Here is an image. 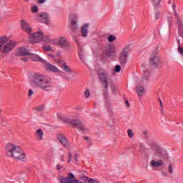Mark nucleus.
<instances>
[{"mask_svg": "<svg viewBox=\"0 0 183 183\" xmlns=\"http://www.w3.org/2000/svg\"><path fill=\"white\" fill-rule=\"evenodd\" d=\"M49 44H51V45H58V41H56V39H52L50 40Z\"/></svg>", "mask_w": 183, "mask_h": 183, "instance_id": "nucleus-35", "label": "nucleus"}, {"mask_svg": "<svg viewBox=\"0 0 183 183\" xmlns=\"http://www.w3.org/2000/svg\"><path fill=\"white\" fill-rule=\"evenodd\" d=\"M159 102H160V105H161V107H162H162H163V105H162V101L159 100Z\"/></svg>", "mask_w": 183, "mask_h": 183, "instance_id": "nucleus-56", "label": "nucleus"}, {"mask_svg": "<svg viewBox=\"0 0 183 183\" xmlns=\"http://www.w3.org/2000/svg\"><path fill=\"white\" fill-rule=\"evenodd\" d=\"M126 104L127 105V107H129V102L127 100L126 101Z\"/></svg>", "mask_w": 183, "mask_h": 183, "instance_id": "nucleus-54", "label": "nucleus"}, {"mask_svg": "<svg viewBox=\"0 0 183 183\" xmlns=\"http://www.w3.org/2000/svg\"><path fill=\"white\" fill-rule=\"evenodd\" d=\"M44 105L39 106L38 107H36L34 109L36 111H44Z\"/></svg>", "mask_w": 183, "mask_h": 183, "instance_id": "nucleus-36", "label": "nucleus"}, {"mask_svg": "<svg viewBox=\"0 0 183 183\" xmlns=\"http://www.w3.org/2000/svg\"><path fill=\"white\" fill-rule=\"evenodd\" d=\"M58 179L60 183H81L79 180L75 179V175L72 173H69L66 177L60 176Z\"/></svg>", "mask_w": 183, "mask_h": 183, "instance_id": "nucleus-6", "label": "nucleus"}, {"mask_svg": "<svg viewBox=\"0 0 183 183\" xmlns=\"http://www.w3.org/2000/svg\"><path fill=\"white\" fill-rule=\"evenodd\" d=\"M43 50L45 51L46 52H49L54 51L52 49V46L47 45V46H43Z\"/></svg>", "mask_w": 183, "mask_h": 183, "instance_id": "nucleus-29", "label": "nucleus"}, {"mask_svg": "<svg viewBox=\"0 0 183 183\" xmlns=\"http://www.w3.org/2000/svg\"><path fill=\"white\" fill-rule=\"evenodd\" d=\"M176 24L179 26V34L180 36L183 39V22L182 20H176Z\"/></svg>", "mask_w": 183, "mask_h": 183, "instance_id": "nucleus-19", "label": "nucleus"}, {"mask_svg": "<svg viewBox=\"0 0 183 183\" xmlns=\"http://www.w3.org/2000/svg\"><path fill=\"white\" fill-rule=\"evenodd\" d=\"M177 44H178V45H179V47H178V52H179V54H180L181 55H182V54H183V49H182V47H181V44H180V43H179V39H177Z\"/></svg>", "mask_w": 183, "mask_h": 183, "instance_id": "nucleus-31", "label": "nucleus"}, {"mask_svg": "<svg viewBox=\"0 0 183 183\" xmlns=\"http://www.w3.org/2000/svg\"><path fill=\"white\" fill-rule=\"evenodd\" d=\"M174 3H175V1H174V0H169V1H168V4H172V5L173 4H174Z\"/></svg>", "mask_w": 183, "mask_h": 183, "instance_id": "nucleus-47", "label": "nucleus"}, {"mask_svg": "<svg viewBox=\"0 0 183 183\" xmlns=\"http://www.w3.org/2000/svg\"><path fill=\"white\" fill-rule=\"evenodd\" d=\"M27 55H31V52L29 49L26 48H20L17 53V56H26Z\"/></svg>", "mask_w": 183, "mask_h": 183, "instance_id": "nucleus-15", "label": "nucleus"}, {"mask_svg": "<svg viewBox=\"0 0 183 183\" xmlns=\"http://www.w3.org/2000/svg\"><path fill=\"white\" fill-rule=\"evenodd\" d=\"M2 114V110L0 109V115Z\"/></svg>", "mask_w": 183, "mask_h": 183, "instance_id": "nucleus-60", "label": "nucleus"}, {"mask_svg": "<svg viewBox=\"0 0 183 183\" xmlns=\"http://www.w3.org/2000/svg\"><path fill=\"white\" fill-rule=\"evenodd\" d=\"M63 167H64V166H61V165H59V164H57V165H56V169H57V171H61V168H63Z\"/></svg>", "mask_w": 183, "mask_h": 183, "instance_id": "nucleus-44", "label": "nucleus"}, {"mask_svg": "<svg viewBox=\"0 0 183 183\" xmlns=\"http://www.w3.org/2000/svg\"><path fill=\"white\" fill-rule=\"evenodd\" d=\"M21 182H22V183H25V180H22Z\"/></svg>", "mask_w": 183, "mask_h": 183, "instance_id": "nucleus-61", "label": "nucleus"}, {"mask_svg": "<svg viewBox=\"0 0 183 183\" xmlns=\"http://www.w3.org/2000/svg\"><path fill=\"white\" fill-rule=\"evenodd\" d=\"M64 122H66V124H69L73 127H76V128H78V129H79V131L81 132H85V126H84V124H82V122H81L79 120L66 118L64 119Z\"/></svg>", "mask_w": 183, "mask_h": 183, "instance_id": "nucleus-5", "label": "nucleus"}, {"mask_svg": "<svg viewBox=\"0 0 183 183\" xmlns=\"http://www.w3.org/2000/svg\"><path fill=\"white\" fill-rule=\"evenodd\" d=\"M127 134L130 138H134V132H132V130L128 129Z\"/></svg>", "mask_w": 183, "mask_h": 183, "instance_id": "nucleus-33", "label": "nucleus"}, {"mask_svg": "<svg viewBox=\"0 0 183 183\" xmlns=\"http://www.w3.org/2000/svg\"><path fill=\"white\" fill-rule=\"evenodd\" d=\"M146 75L148 74V71H145Z\"/></svg>", "mask_w": 183, "mask_h": 183, "instance_id": "nucleus-62", "label": "nucleus"}, {"mask_svg": "<svg viewBox=\"0 0 183 183\" xmlns=\"http://www.w3.org/2000/svg\"><path fill=\"white\" fill-rule=\"evenodd\" d=\"M52 39L51 38V36H44L43 34V39L42 41H44V42H46V44H49L51 42V40Z\"/></svg>", "mask_w": 183, "mask_h": 183, "instance_id": "nucleus-28", "label": "nucleus"}, {"mask_svg": "<svg viewBox=\"0 0 183 183\" xmlns=\"http://www.w3.org/2000/svg\"><path fill=\"white\" fill-rule=\"evenodd\" d=\"M163 175H164V177H167V173L162 172Z\"/></svg>", "mask_w": 183, "mask_h": 183, "instance_id": "nucleus-58", "label": "nucleus"}, {"mask_svg": "<svg viewBox=\"0 0 183 183\" xmlns=\"http://www.w3.org/2000/svg\"><path fill=\"white\" fill-rule=\"evenodd\" d=\"M32 84L41 91L48 92L52 89V80L42 74L34 75Z\"/></svg>", "mask_w": 183, "mask_h": 183, "instance_id": "nucleus-1", "label": "nucleus"}, {"mask_svg": "<svg viewBox=\"0 0 183 183\" xmlns=\"http://www.w3.org/2000/svg\"><path fill=\"white\" fill-rule=\"evenodd\" d=\"M20 24H21V29L23 31H25L29 34H31V32L32 31V28H31V26H29V24H28L26 21L21 19L20 21Z\"/></svg>", "mask_w": 183, "mask_h": 183, "instance_id": "nucleus-11", "label": "nucleus"}, {"mask_svg": "<svg viewBox=\"0 0 183 183\" xmlns=\"http://www.w3.org/2000/svg\"><path fill=\"white\" fill-rule=\"evenodd\" d=\"M136 91L139 97H144L145 95V88L142 86H138L136 87Z\"/></svg>", "mask_w": 183, "mask_h": 183, "instance_id": "nucleus-22", "label": "nucleus"}, {"mask_svg": "<svg viewBox=\"0 0 183 183\" xmlns=\"http://www.w3.org/2000/svg\"><path fill=\"white\" fill-rule=\"evenodd\" d=\"M108 41L109 42H114L115 41V39H117V36L111 34L108 36Z\"/></svg>", "mask_w": 183, "mask_h": 183, "instance_id": "nucleus-30", "label": "nucleus"}, {"mask_svg": "<svg viewBox=\"0 0 183 183\" xmlns=\"http://www.w3.org/2000/svg\"><path fill=\"white\" fill-rule=\"evenodd\" d=\"M88 26H89V24H85L81 27V36L84 38H86V36H88Z\"/></svg>", "mask_w": 183, "mask_h": 183, "instance_id": "nucleus-20", "label": "nucleus"}, {"mask_svg": "<svg viewBox=\"0 0 183 183\" xmlns=\"http://www.w3.org/2000/svg\"><path fill=\"white\" fill-rule=\"evenodd\" d=\"M139 149H140V152L142 153L145 152V146H144L142 144H140Z\"/></svg>", "mask_w": 183, "mask_h": 183, "instance_id": "nucleus-34", "label": "nucleus"}, {"mask_svg": "<svg viewBox=\"0 0 183 183\" xmlns=\"http://www.w3.org/2000/svg\"><path fill=\"white\" fill-rule=\"evenodd\" d=\"M46 0H38V4H44Z\"/></svg>", "mask_w": 183, "mask_h": 183, "instance_id": "nucleus-49", "label": "nucleus"}, {"mask_svg": "<svg viewBox=\"0 0 183 183\" xmlns=\"http://www.w3.org/2000/svg\"><path fill=\"white\" fill-rule=\"evenodd\" d=\"M169 172L170 174H172V172H173L172 165H171V164L169 166Z\"/></svg>", "mask_w": 183, "mask_h": 183, "instance_id": "nucleus-45", "label": "nucleus"}, {"mask_svg": "<svg viewBox=\"0 0 183 183\" xmlns=\"http://www.w3.org/2000/svg\"><path fill=\"white\" fill-rule=\"evenodd\" d=\"M150 164H151L152 167H154V168H158L159 167H162L164 164V161H162V160H158V161L152 160L150 162Z\"/></svg>", "mask_w": 183, "mask_h": 183, "instance_id": "nucleus-21", "label": "nucleus"}, {"mask_svg": "<svg viewBox=\"0 0 183 183\" xmlns=\"http://www.w3.org/2000/svg\"><path fill=\"white\" fill-rule=\"evenodd\" d=\"M115 91H117L115 87H112V92H115Z\"/></svg>", "mask_w": 183, "mask_h": 183, "instance_id": "nucleus-53", "label": "nucleus"}, {"mask_svg": "<svg viewBox=\"0 0 183 183\" xmlns=\"http://www.w3.org/2000/svg\"><path fill=\"white\" fill-rule=\"evenodd\" d=\"M157 152H159V154H161V150H157Z\"/></svg>", "mask_w": 183, "mask_h": 183, "instance_id": "nucleus-59", "label": "nucleus"}, {"mask_svg": "<svg viewBox=\"0 0 183 183\" xmlns=\"http://www.w3.org/2000/svg\"><path fill=\"white\" fill-rule=\"evenodd\" d=\"M61 66L63 67L64 71H65V72H68L69 74H71V72H72V69L69 68V66L66 64V63L63 62L61 64Z\"/></svg>", "mask_w": 183, "mask_h": 183, "instance_id": "nucleus-24", "label": "nucleus"}, {"mask_svg": "<svg viewBox=\"0 0 183 183\" xmlns=\"http://www.w3.org/2000/svg\"><path fill=\"white\" fill-rule=\"evenodd\" d=\"M81 179L84 182V183H86V182H89V178L86 176H81Z\"/></svg>", "mask_w": 183, "mask_h": 183, "instance_id": "nucleus-32", "label": "nucleus"}, {"mask_svg": "<svg viewBox=\"0 0 183 183\" xmlns=\"http://www.w3.org/2000/svg\"><path fill=\"white\" fill-rule=\"evenodd\" d=\"M38 21L39 22H44V24H49V16H48V14L46 13H41L37 16Z\"/></svg>", "mask_w": 183, "mask_h": 183, "instance_id": "nucleus-13", "label": "nucleus"}, {"mask_svg": "<svg viewBox=\"0 0 183 183\" xmlns=\"http://www.w3.org/2000/svg\"><path fill=\"white\" fill-rule=\"evenodd\" d=\"M29 42L31 44H38L42 41L43 39V33L36 32L32 34H29Z\"/></svg>", "mask_w": 183, "mask_h": 183, "instance_id": "nucleus-7", "label": "nucleus"}, {"mask_svg": "<svg viewBox=\"0 0 183 183\" xmlns=\"http://www.w3.org/2000/svg\"><path fill=\"white\" fill-rule=\"evenodd\" d=\"M44 64L46 69H47L48 71H50L51 72H59V69H57L56 66L51 64V63L46 62V60Z\"/></svg>", "mask_w": 183, "mask_h": 183, "instance_id": "nucleus-14", "label": "nucleus"}, {"mask_svg": "<svg viewBox=\"0 0 183 183\" xmlns=\"http://www.w3.org/2000/svg\"><path fill=\"white\" fill-rule=\"evenodd\" d=\"M108 94V91H107V90H106V94Z\"/></svg>", "mask_w": 183, "mask_h": 183, "instance_id": "nucleus-63", "label": "nucleus"}, {"mask_svg": "<svg viewBox=\"0 0 183 183\" xmlns=\"http://www.w3.org/2000/svg\"><path fill=\"white\" fill-rule=\"evenodd\" d=\"M129 52V46H126L120 54V64L125 65L128 58V53Z\"/></svg>", "mask_w": 183, "mask_h": 183, "instance_id": "nucleus-8", "label": "nucleus"}, {"mask_svg": "<svg viewBox=\"0 0 183 183\" xmlns=\"http://www.w3.org/2000/svg\"><path fill=\"white\" fill-rule=\"evenodd\" d=\"M89 95H90V94H89V90H86V91L84 92V97H85L86 98H89Z\"/></svg>", "mask_w": 183, "mask_h": 183, "instance_id": "nucleus-41", "label": "nucleus"}, {"mask_svg": "<svg viewBox=\"0 0 183 183\" xmlns=\"http://www.w3.org/2000/svg\"><path fill=\"white\" fill-rule=\"evenodd\" d=\"M79 56L81 61V62H85V54H84V51H82L81 50H80L79 51Z\"/></svg>", "mask_w": 183, "mask_h": 183, "instance_id": "nucleus-27", "label": "nucleus"}, {"mask_svg": "<svg viewBox=\"0 0 183 183\" xmlns=\"http://www.w3.org/2000/svg\"><path fill=\"white\" fill-rule=\"evenodd\" d=\"M163 158H164L165 159H168V154H165L163 156Z\"/></svg>", "mask_w": 183, "mask_h": 183, "instance_id": "nucleus-52", "label": "nucleus"}, {"mask_svg": "<svg viewBox=\"0 0 183 183\" xmlns=\"http://www.w3.org/2000/svg\"><path fill=\"white\" fill-rule=\"evenodd\" d=\"M88 182L89 183H99V182H98V180H97L95 179H89Z\"/></svg>", "mask_w": 183, "mask_h": 183, "instance_id": "nucleus-39", "label": "nucleus"}, {"mask_svg": "<svg viewBox=\"0 0 183 183\" xmlns=\"http://www.w3.org/2000/svg\"><path fill=\"white\" fill-rule=\"evenodd\" d=\"M58 141L65 148H68L71 145V142L68 141V139L65 137V135L61 134L57 137Z\"/></svg>", "mask_w": 183, "mask_h": 183, "instance_id": "nucleus-12", "label": "nucleus"}, {"mask_svg": "<svg viewBox=\"0 0 183 183\" xmlns=\"http://www.w3.org/2000/svg\"><path fill=\"white\" fill-rule=\"evenodd\" d=\"M60 160H61V162H64L65 160L64 159V154H62V155L61 156Z\"/></svg>", "mask_w": 183, "mask_h": 183, "instance_id": "nucleus-48", "label": "nucleus"}, {"mask_svg": "<svg viewBox=\"0 0 183 183\" xmlns=\"http://www.w3.org/2000/svg\"><path fill=\"white\" fill-rule=\"evenodd\" d=\"M30 58L31 61H34V62H42V64H44L45 60L41 58L38 54H30Z\"/></svg>", "mask_w": 183, "mask_h": 183, "instance_id": "nucleus-18", "label": "nucleus"}, {"mask_svg": "<svg viewBox=\"0 0 183 183\" xmlns=\"http://www.w3.org/2000/svg\"><path fill=\"white\" fill-rule=\"evenodd\" d=\"M69 159L67 160V162L69 164V162H71L72 161V154L69 153L68 154Z\"/></svg>", "mask_w": 183, "mask_h": 183, "instance_id": "nucleus-40", "label": "nucleus"}, {"mask_svg": "<svg viewBox=\"0 0 183 183\" xmlns=\"http://www.w3.org/2000/svg\"><path fill=\"white\" fill-rule=\"evenodd\" d=\"M106 54L107 55H108V56H112V55L115 54V50L111 48H109L108 49L106 50Z\"/></svg>", "mask_w": 183, "mask_h": 183, "instance_id": "nucleus-26", "label": "nucleus"}, {"mask_svg": "<svg viewBox=\"0 0 183 183\" xmlns=\"http://www.w3.org/2000/svg\"><path fill=\"white\" fill-rule=\"evenodd\" d=\"M97 76L99 78V79H100V82L103 86V88H104V89H108V73L107 72V71H105L104 69H100L98 71L97 73Z\"/></svg>", "mask_w": 183, "mask_h": 183, "instance_id": "nucleus-4", "label": "nucleus"}, {"mask_svg": "<svg viewBox=\"0 0 183 183\" xmlns=\"http://www.w3.org/2000/svg\"><path fill=\"white\" fill-rule=\"evenodd\" d=\"M76 19L77 17L76 16H74V18H71L70 20L71 22V26H70V29L71 31H76L78 26L76 25Z\"/></svg>", "mask_w": 183, "mask_h": 183, "instance_id": "nucleus-17", "label": "nucleus"}, {"mask_svg": "<svg viewBox=\"0 0 183 183\" xmlns=\"http://www.w3.org/2000/svg\"><path fill=\"white\" fill-rule=\"evenodd\" d=\"M159 16H160L159 13H156V18H157V19H158V18H159Z\"/></svg>", "mask_w": 183, "mask_h": 183, "instance_id": "nucleus-51", "label": "nucleus"}, {"mask_svg": "<svg viewBox=\"0 0 183 183\" xmlns=\"http://www.w3.org/2000/svg\"><path fill=\"white\" fill-rule=\"evenodd\" d=\"M168 22H169V26H171V25H172V22H173L172 17L168 18Z\"/></svg>", "mask_w": 183, "mask_h": 183, "instance_id": "nucleus-43", "label": "nucleus"}, {"mask_svg": "<svg viewBox=\"0 0 183 183\" xmlns=\"http://www.w3.org/2000/svg\"><path fill=\"white\" fill-rule=\"evenodd\" d=\"M172 8L173 9L176 21L181 19H179V15H178V13H177V4H175V3L172 4Z\"/></svg>", "mask_w": 183, "mask_h": 183, "instance_id": "nucleus-23", "label": "nucleus"}, {"mask_svg": "<svg viewBox=\"0 0 183 183\" xmlns=\"http://www.w3.org/2000/svg\"><path fill=\"white\" fill-rule=\"evenodd\" d=\"M48 56H51V58H54V55L53 54H48Z\"/></svg>", "mask_w": 183, "mask_h": 183, "instance_id": "nucleus-55", "label": "nucleus"}, {"mask_svg": "<svg viewBox=\"0 0 183 183\" xmlns=\"http://www.w3.org/2000/svg\"><path fill=\"white\" fill-rule=\"evenodd\" d=\"M58 45H59V46H61V48H64V49H69V48H71V44H69L68 39L64 36L59 38Z\"/></svg>", "mask_w": 183, "mask_h": 183, "instance_id": "nucleus-10", "label": "nucleus"}, {"mask_svg": "<svg viewBox=\"0 0 183 183\" xmlns=\"http://www.w3.org/2000/svg\"><path fill=\"white\" fill-rule=\"evenodd\" d=\"M21 61H23V62H28V58L27 57H23V58H21Z\"/></svg>", "mask_w": 183, "mask_h": 183, "instance_id": "nucleus-46", "label": "nucleus"}, {"mask_svg": "<svg viewBox=\"0 0 183 183\" xmlns=\"http://www.w3.org/2000/svg\"><path fill=\"white\" fill-rule=\"evenodd\" d=\"M34 136L37 141H42V139H44V131H42L41 129H39L34 133Z\"/></svg>", "mask_w": 183, "mask_h": 183, "instance_id": "nucleus-16", "label": "nucleus"}, {"mask_svg": "<svg viewBox=\"0 0 183 183\" xmlns=\"http://www.w3.org/2000/svg\"><path fill=\"white\" fill-rule=\"evenodd\" d=\"M152 2L154 8H159L161 6V0H152Z\"/></svg>", "mask_w": 183, "mask_h": 183, "instance_id": "nucleus-25", "label": "nucleus"}, {"mask_svg": "<svg viewBox=\"0 0 183 183\" xmlns=\"http://www.w3.org/2000/svg\"><path fill=\"white\" fill-rule=\"evenodd\" d=\"M115 72H121V66L117 65L114 69Z\"/></svg>", "mask_w": 183, "mask_h": 183, "instance_id": "nucleus-37", "label": "nucleus"}, {"mask_svg": "<svg viewBox=\"0 0 183 183\" xmlns=\"http://www.w3.org/2000/svg\"><path fill=\"white\" fill-rule=\"evenodd\" d=\"M149 60L150 65H154V66H159V64H161V61L159 60V57H158V53L157 51H154L151 54Z\"/></svg>", "mask_w": 183, "mask_h": 183, "instance_id": "nucleus-9", "label": "nucleus"}, {"mask_svg": "<svg viewBox=\"0 0 183 183\" xmlns=\"http://www.w3.org/2000/svg\"><path fill=\"white\" fill-rule=\"evenodd\" d=\"M84 139H85L86 141H88V139H89V138L88 137H84Z\"/></svg>", "mask_w": 183, "mask_h": 183, "instance_id": "nucleus-57", "label": "nucleus"}, {"mask_svg": "<svg viewBox=\"0 0 183 183\" xmlns=\"http://www.w3.org/2000/svg\"><path fill=\"white\" fill-rule=\"evenodd\" d=\"M74 161L76 162L78 161V154L74 155Z\"/></svg>", "mask_w": 183, "mask_h": 183, "instance_id": "nucleus-50", "label": "nucleus"}, {"mask_svg": "<svg viewBox=\"0 0 183 183\" xmlns=\"http://www.w3.org/2000/svg\"><path fill=\"white\" fill-rule=\"evenodd\" d=\"M31 11L32 12H34V14L38 12V6H34L32 8H31Z\"/></svg>", "mask_w": 183, "mask_h": 183, "instance_id": "nucleus-38", "label": "nucleus"}, {"mask_svg": "<svg viewBox=\"0 0 183 183\" xmlns=\"http://www.w3.org/2000/svg\"><path fill=\"white\" fill-rule=\"evenodd\" d=\"M16 46V41L10 40L8 36H2L0 37V52L2 54H9L12 52Z\"/></svg>", "mask_w": 183, "mask_h": 183, "instance_id": "nucleus-3", "label": "nucleus"}, {"mask_svg": "<svg viewBox=\"0 0 183 183\" xmlns=\"http://www.w3.org/2000/svg\"><path fill=\"white\" fill-rule=\"evenodd\" d=\"M34 95V91L32 89H29L28 92V97H32Z\"/></svg>", "mask_w": 183, "mask_h": 183, "instance_id": "nucleus-42", "label": "nucleus"}, {"mask_svg": "<svg viewBox=\"0 0 183 183\" xmlns=\"http://www.w3.org/2000/svg\"><path fill=\"white\" fill-rule=\"evenodd\" d=\"M5 152L9 158H14V159H25L26 154L24 150L15 144L9 143L6 145Z\"/></svg>", "mask_w": 183, "mask_h": 183, "instance_id": "nucleus-2", "label": "nucleus"}]
</instances>
